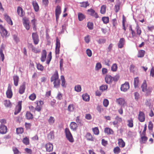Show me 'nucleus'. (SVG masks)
I'll list each match as a JSON object with an SVG mask.
<instances>
[{
  "label": "nucleus",
  "mask_w": 154,
  "mask_h": 154,
  "mask_svg": "<svg viewBox=\"0 0 154 154\" xmlns=\"http://www.w3.org/2000/svg\"><path fill=\"white\" fill-rule=\"evenodd\" d=\"M51 81L54 82V87L56 88L59 87L60 84V80L59 79L58 72L56 71L51 78Z\"/></svg>",
  "instance_id": "obj_1"
},
{
  "label": "nucleus",
  "mask_w": 154,
  "mask_h": 154,
  "mask_svg": "<svg viewBox=\"0 0 154 154\" xmlns=\"http://www.w3.org/2000/svg\"><path fill=\"white\" fill-rule=\"evenodd\" d=\"M141 87L142 91L146 92V96H148L150 94L152 89V88H148V89H147V85L146 80H145L144 81L143 84L141 85Z\"/></svg>",
  "instance_id": "obj_2"
},
{
  "label": "nucleus",
  "mask_w": 154,
  "mask_h": 154,
  "mask_svg": "<svg viewBox=\"0 0 154 154\" xmlns=\"http://www.w3.org/2000/svg\"><path fill=\"white\" fill-rule=\"evenodd\" d=\"M65 133L66 137L67 140L71 143L73 142L74 141V139L68 128H65Z\"/></svg>",
  "instance_id": "obj_3"
},
{
  "label": "nucleus",
  "mask_w": 154,
  "mask_h": 154,
  "mask_svg": "<svg viewBox=\"0 0 154 154\" xmlns=\"http://www.w3.org/2000/svg\"><path fill=\"white\" fill-rule=\"evenodd\" d=\"M61 12V8L59 5H57L56 8L55 10V15L56 21L57 22L59 17V15Z\"/></svg>",
  "instance_id": "obj_4"
},
{
  "label": "nucleus",
  "mask_w": 154,
  "mask_h": 154,
  "mask_svg": "<svg viewBox=\"0 0 154 154\" xmlns=\"http://www.w3.org/2000/svg\"><path fill=\"white\" fill-rule=\"evenodd\" d=\"M32 38L35 45H37L39 41V37L36 32H33L32 34Z\"/></svg>",
  "instance_id": "obj_5"
},
{
  "label": "nucleus",
  "mask_w": 154,
  "mask_h": 154,
  "mask_svg": "<svg viewBox=\"0 0 154 154\" xmlns=\"http://www.w3.org/2000/svg\"><path fill=\"white\" fill-rule=\"evenodd\" d=\"M23 25L26 29L27 30H29L30 28V26L29 20L26 17H24L23 18Z\"/></svg>",
  "instance_id": "obj_6"
},
{
  "label": "nucleus",
  "mask_w": 154,
  "mask_h": 154,
  "mask_svg": "<svg viewBox=\"0 0 154 154\" xmlns=\"http://www.w3.org/2000/svg\"><path fill=\"white\" fill-rule=\"evenodd\" d=\"M129 88V85L128 82H126L121 85L120 89L122 91H126Z\"/></svg>",
  "instance_id": "obj_7"
},
{
  "label": "nucleus",
  "mask_w": 154,
  "mask_h": 154,
  "mask_svg": "<svg viewBox=\"0 0 154 154\" xmlns=\"http://www.w3.org/2000/svg\"><path fill=\"white\" fill-rule=\"evenodd\" d=\"M22 101H19L18 105L16 106L15 110L14 112V114L16 115L19 113L21 109Z\"/></svg>",
  "instance_id": "obj_8"
},
{
  "label": "nucleus",
  "mask_w": 154,
  "mask_h": 154,
  "mask_svg": "<svg viewBox=\"0 0 154 154\" xmlns=\"http://www.w3.org/2000/svg\"><path fill=\"white\" fill-rule=\"evenodd\" d=\"M138 119L141 122H144L145 120V115L144 112L142 111H140L138 115Z\"/></svg>",
  "instance_id": "obj_9"
},
{
  "label": "nucleus",
  "mask_w": 154,
  "mask_h": 154,
  "mask_svg": "<svg viewBox=\"0 0 154 154\" xmlns=\"http://www.w3.org/2000/svg\"><path fill=\"white\" fill-rule=\"evenodd\" d=\"M116 101L119 104L122 105V107L127 105L126 102L123 98H119L117 99Z\"/></svg>",
  "instance_id": "obj_10"
},
{
  "label": "nucleus",
  "mask_w": 154,
  "mask_h": 154,
  "mask_svg": "<svg viewBox=\"0 0 154 154\" xmlns=\"http://www.w3.org/2000/svg\"><path fill=\"white\" fill-rule=\"evenodd\" d=\"M6 94L7 97L9 98H11L12 96L13 93L11 89V86L10 85H8V87Z\"/></svg>",
  "instance_id": "obj_11"
},
{
  "label": "nucleus",
  "mask_w": 154,
  "mask_h": 154,
  "mask_svg": "<svg viewBox=\"0 0 154 154\" xmlns=\"http://www.w3.org/2000/svg\"><path fill=\"white\" fill-rule=\"evenodd\" d=\"M47 51L45 50H43L41 53L40 60L42 62H44L46 60L47 57Z\"/></svg>",
  "instance_id": "obj_12"
},
{
  "label": "nucleus",
  "mask_w": 154,
  "mask_h": 154,
  "mask_svg": "<svg viewBox=\"0 0 154 154\" xmlns=\"http://www.w3.org/2000/svg\"><path fill=\"white\" fill-rule=\"evenodd\" d=\"M45 147L46 149V151L50 152L53 150V146L52 143H48L46 144Z\"/></svg>",
  "instance_id": "obj_13"
},
{
  "label": "nucleus",
  "mask_w": 154,
  "mask_h": 154,
  "mask_svg": "<svg viewBox=\"0 0 154 154\" xmlns=\"http://www.w3.org/2000/svg\"><path fill=\"white\" fill-rule=\"evenodd\" d=\"M5 20L9 24L12 25L13 24L12 21L11 17L9 16L7 14H4Z\"/></svg>",
  "instance_id": "obj_14"
},
{
  "label": "nucleus",
  "mask_w": 154,
  "mask_h": 154,
  "mask_svg": "<svg viewBox=\"0 0 154 154\" xmlns=\"http://www.w3.org/2000/svg\"><path fill=\"white\" fill-rule=\"evenodd\" d=\"M88 11L89 12V14L91 16L95 17L97 18L99 17L97 13L95 12V11L92 9H90L88 10Z\"/></svg>",
  "instance_id": "obj_15"
},
{
  "label": "nucleus",
  "mask_w": 154,
  "mask_h": 154,
  "mask_svg": "<svg viewBox=\"0 0 154 154\" xmlns=\"http://www.w3.org/2000/svg\"><path fill=\"white\" fill-rule=\"evenodd\" d=\"M17 12L20 17H23L25 14V12L23 11V8L20 6L17 7Z\"/></svg>",
  "instance_id": "obj_16"
},
{
  "label": "nucleus",
  "mask_w": 154,
  "mask_h": 154,
  "mask_svg": "<svg viewBox=\"0 0 154 154\" xmlns=\"http://www.w3.org/2000/svg\"><path fill=\"white\" fill-rule=\"evenodd\" d=\"M125 40L124 38H121L118 42V46L119 48H122L125 44Z\"/></svg>",
  "instance_id": "obj_17"
},
{
  "label": "nucleus",
  "mask_w": 154,
  "mask_h": 154,
  "mask_svg": "<svg viewBox=\"0 0 154 154\" xmlns=\"http://www.w3.org/2000/svg\"><path fill=\"white\" fill-rule=\"evenodd\" d=\"M105 80L107 83L110 84L113 81V77L109 75H107L106 76Z\"/></svg>",
  "instance_id": "obj_18"
},
{
  "label": "nucleus",
  "mask_w": 154,
  "mask_h": 154,
  "mask_svg": "<svg viewBox=\"0 0 154 154\" xmlns=\"http://www.w3.org/2000/svg\"><path fill=\"white\" fill-rule=\"evenodd\" d=\"M7 127L4 125L1 124L0 125V133L5 134L7 132Z\"/></svg>",
  "instance_id": "obj_19"
},
{
  "label": "nucleus",
  "mask_w": 154,
  "mask_h": 154,
  "mask_svg": "<svg viewBox=\"0 0 154 154\" xmlns=\"http://www.w3.org/2000/svg\"><path fill=\"white\" fill-rule=\"evenodd\" d=\"M0 27L2 31L1 32L2 35L3 37H7L8 34L7 31L4 28L2 25H0Z\"/></svg>",
  "instance_id": "obj_20"
},
{
  "label": "nucleus",
  "mask_w": 154,
  "mask_h": 154,
  "mask_svg": "<svg viewBox=\"0 0 154 154\" xmlns=\"http://www.w3.org/2000/svg\"><path fill=\"white\" fill-rule=\"evenodd\" d=\"M104 132L105 134L108 135L112 134L114 133V131L112 130L108 127H106L104 128Z\"/></svg>",
  "instance_id": "obj_21"
},
{
  "label": "nucleus",
  "mask_w": 154,
  "mask_h": 154,
  "mask_svg": "<svg viewBox=\"0 0 154 154\" xmlns=\"http://www.w3.org/2000/svg\"><path fill=\"white\" fill-rule=\"evenodd\" d=\"M118 144L120 147L123 148L125 146V143L122 138H119L118 139Z\"/></svg>",
  "instance_id": "obj_22"
},
{
  "label": "nucleus",
  "mask_w": 154,
  "mask_h": 154,
  "mask_svg": "<svg viewBox=\"0 0 154 154\" xmlns=\"http://www.w3.org/2000/svg\"><path fill=\"white\" fill-rule=\"evenodd\" d=\"M25 83H24L20 86L19 91V93L20 94H23L25 92Z\"/></svg>",
  "instance_id": "obj_23"
},
{
  "label": "nucleus",
  "mask_w": 154,
  "mask_h": 154,
  "mask_svg": "<svg viewBox=\"0 0 154 154\" xmlns=\"http://www.w3.org/2000/svg\"><path fill=\"white\" fill-rule=\"evenodd\" d=\"M135 29L136 32V37L137 36V35H138V36H140L141 34L142 31L140 27L138 24H137L135 28Z\"/></svg>",
  "instance_id": "obj_24"
},
{
  "label": "nucleus",
  "mask_w": 154,
  "mask_h": 154,
  "mask_svg": "<svg viewBox=\"0 0 154 154\" xmlns=\"http://www.w3.org/2000/svg\"><path fill=\"white\" fill-rule=\"evenodd\" d=\"M13 80L14 85L16 86H17L18 85L19 78L18 76L15 75L13 76Z\"/></svg>",
  "instance_id": "obj_25"
},
{
  "label": "nucleus",
  "mask_w": 154,
  "mask_h": 154,
  "mask_svg": "<svg viewBox=\"0 0 154 154\" xmlns=\"http://www.w3.org/2000/svg\"><path fill=\"white\" fill-rule=\"evenodd\" d=\"M32 4L35 11L38 12L39 10V7L37 3L35 1H33Z\"/></svg>",
  "instance_id": "obj_26"
},
{
  "label": "nucleus",
  "mask_w": 154,
  "mask_h": 154,
  "mask_svg": "<svg viewBox=\"0 0 154 154\" xmlns=\"http://www.w3.org/2000/svg\"><path fill=\"white\" fill-rule=\"evenodd\" d=\"M77 127V124L74 122H72L70 125V128L73 130H75Z\"/></svg>",
  "instance_id": "obj_27"
},
{
  "label": "nucleus",
  "mask_w": 154,
  "mask_h": 154,
  "mask_svg": "<svg viewBox=\"0 0 154 154\" xmlns=\"http://www.w3.org/2000/svg\"><path fill=\"white\" fill-rule=\"evenodd\" d=\"M85 138L89 141H94V138H93L91 134L89 133H87L86 135Z\"/></svg>",
  "instance_id": "obj_28"
},
{
  "label": "nucleus",
  "mask_w": 154,
  "mask_h": 154,
  "mask_svg": "<svg viewBox=\"0 0 154 154\" xmlns=\"http://www.w3.org/2000/svg\"><path fill=\"white\" fill-rule=\"evenodd\" d=\"M60 79L61 81V85L63 87L65 88L66 86L65 79L63 75H61Z\"/></svg>",
  "instance_id": "obj_29"
},
{
  "label": "nucleus",
  "mask_w": 154,
  "mask_h": 154,
  "mask_svg": "<svg viewBox=\"0 0 154 154\" xmlns=\"http://www.w3.org/2000/svg\"><path fill=\"white\" fill-rule=\"evenodd\" d=\"M128 126L129 128H132L133 127V121L132 119L131 118L127 120Z\"/></svg>",
  "instance_id": "obj_30"
},
{
  "label": "nucleus",
  "mask_w": 154,
  "mask_h": 154,
  "mask_svg": "<svg viewBox=\"0 0 154 154\" xmlns=\"http://www.w3.org/2000/svg\"><path fill=\"white\" fill-rule=\"evenodd\" d=\"M52 59V53L50 52L48 55L46 63L48 64H49Z\"/></svg>",
  "instance_id": "obj_31"
},
{
  "label": "nucleus",
  "mask_w": 154,
  "mask_h": 154,
  "mask_svg": "<svg viewBox=\"0 0 154 154\" xmlns=\"http://www.w3.org/2000/svg\"><path fill=\"white\" fill-rule=\"evenodd\" d=\"M83 99L86 101H88L90 99L89 96L87 94H83L82 95Z\"/></svg>",
  "instance_id": "obj_32"
},
{
  "label": "nucleus",
  "mask_w": 154,
  "mask_h": 154,
  "mask_svg": "<svg viewBox=\"0 0 154 154\" xmlns=\"http://www.w3.org/2000/svg\"><path fill=\"white\" fill-rule=\"evenodd\" d=\"M78 18L79 21H81L85 18V16L82 13H79L78 14Z\"/></svg>",
  "instance_id": "obj_33"
},
{
  "label": "nucleus",
  "mask_w": 154,
  "mask_h": 154,
  "mask_svg": "<svg viewBox=\"0 0 154 154\" xmlns=\"http://www.w3.org/2000/svg\"><path fill=\"white\" fill-rule=\"evenodd\" d=\"M145 51L143 50H140L138 51V54L137 55V57H143L144 55Z\"/></svg>",
  "instance_id": "obj_34"
},
{
  "label": "nucleus",
  "mask_w": 154,
  "mask_h": 154,
  "mask_svg": "<svg viewBox=\"0 0 154 154\" xmlns=\"http://www.w3.org/2000/svg\"><path fill=\"white\" fill-rule=\"evenodd\" d=\"M26 117L27 119H32L33 118V115L30 112H27L26 113Z\"/></svg>",
  "instance_id": "obj_35"
},
{
  "label": "nucleus",
  "mask_w": 154,
  "mask_h": 154,
  "mask_svg": "<svg viewBox=\"0 0 154 154\" xmlns=\"http://www.w3.org/2000/svg\"><path fill=\"white\" fill-rule=\"evenodd\" d=\"M16 131L17 134H22L24 131V129L21 127L17 128L16 129Z\"/></svg>",
  "instance_id": "obj_36"
},
{
  "label": "nucleus",
  "mask_w": 154,
  "mask_h": 154,
  "mask_svg": "<svg viewBox=\"0 0 154 154\" xmlns=\"http://www.w3.org/2000/svg\"><path fill=\"white\" fill-rule=\"evenodd\" d=\"M106 8V5H103L101 7L100 12L101 14H104L105 13Z\"/></svg>",
  "instance_id": "obj_37"
},
{
  "label": "nucleus",
  "mask_w": 154,
  "mask_h": 154,
  "mask_svg": "<svg viewBox=\"0 0 154 154\" xmlns=\"http://www.w3.org/2000/svg\"><path fill=\"white\" fill-rule=\"evenodd\" d=\"M139 82V80L138 77H137L134 78V85L135 88H136L138 87Z\"/></svg>",
  "instance_id": "obj_38"
},
{
  "label": "nucleus",
  "mask_w": 154,
  "mask_h": 154,
  "mask_svg": "<svg viewBox=\"0 0 154 154\" xmlns=\"http://www.w3.org/2000/svg\"><path fill=\"white\" fill-rule=\"evenodd\" d=\"M4 104L7 107H10L11 104L9 100H5L4 101Z\"/></svg>",
  "instance_id": "obj_39"
},
{
  "label": "nucleus",
  "mask_w": 154,
  "mask_h": 154,
  "mask_svg": "<svg viewBox=\"0 0 154 154\" xmlns=\"http://www.w3.org/2000/svg\"><path fill=\"white\" fill-rule=\"evenodd\" d=\"M22 142L24 144L26 145H28L29 143V139L27 137H26L23 139Z\"/></svg>",
  "instance_id": "obj_40"
},
{
  "label": "nucleus",
  "mask_w": 154,
  "mask_h": 154,
  "mask_svg": "<svg viewBox=\"0 0 154 154\" xmlns=\"http://www.w3.org/2000/svg\"><path fill=\"white\" fill-rule=\"evenodd\" d=\"M109 18L108 17H102V20L105 24H107L109 22Z\"/></svg>",
  "instance_id": "obj_41"
},
{
  "label": "nucleus",
  "mask_w": 154,
  "mask_h": 154,
  "mask_svg": "<svg viewBox=\"0 0 154 154\" xmlns=\"http://www.w3.org/2000/svg\"><path fill=\"white\" fill-rule=\"evenodd\" d=\"M80 4L81 5V7L84 8H86L89 5V4L88 2H83L80 3Z\"/></svg>",
  "instance_id": "obj_42"
},
{
  "label": "nucleus",
  "mask_w": 154,
  "mask_h": 154,
  "mask_svg": "<svg viewBox=\"0 0 154 154\" xmlns=\"http://www.w3.org/2000/svg\"><path fill=\"white\" fill-rule=\"evenodd\" d=\"M121 5V3L119 2L115 6V12L117 13L120 10V7Z\"/></svg>",
  "instance_id": "obj_43"
},
{
  "label": "nucleus",
  "mask_w": 154,
  "mask_h": 154,
  "mask_svg": "<svg viewBox=\"0 0 154 154\" xmlns=\"http://www.w3.org/2000/svg\"><path fill=\"white\" fill-rule=\"evenodd\" d=\"M49 124L50 125L53 124L55 122V119L54 117L50 116L48 120Z\"/></svg>",
  "instance_id": "obj_44"
},
{
  "label": "nucleus",
  "mask_w": 154,
  "mask_h": 154,
  "mask_svg": "<svg viewBox=\"0 0 154 154\" xmlns=\"http://www.w3.org/2000/svg\"><path fill=\"white\" fill-rule=\"evenodd\" d=\"M92 131L95 134L97 135L99 134V131L98 127H96L92 128Z\"/></svg>",
  "instance_id": "obj_45"
},
{
  "label": "nucleus",
  "mask_w": 154,
  "mask_h": 154,
  "mask_svg": "<svg viewBox=\"0 0 154 154\" xmlns=\"http://www.w3.org/2000/svg\"><path fill=\"white\" fill-rule=\"evenodd\" d=\"M129 30L131 32V34L132 37L134 38L136 37V34L134 31L132 29L131 26L130 25L129 26Z\"/></svg>",
  "instance_id": "obj_46"
},
{
  "label": "nucleus",
  "mask_w": 154,
  "mask_h": 154,
  "mask_svg": "<svg viewBox=\"0 0 154 154\" xmlns=\"http://www.w3.org/2000/svg\"><path fill=\"white\" fill-rule=\"evenodd\" d=\"M129 30L131 32V34L132 37L134 38L136 37V34L134 31L132 29L131 26L130 25L129 26Z\"/></svg>",
  "instance_id": "obj_47"
},
{
  "label": "nucleus",
  "mask_w": 154,
  "mask_h": 154,
  "mask_svg": "<svg viewBox=\"0 0 154 154\" xmlns=\"http://www.w3.org/2000/svg\"><path fill=\"white\" fill-rule=\"evenodd\" d=\"M121 151V149L118 146L115 147L113 149V152L115 154H118Z\"/></svg>",
  "instance_id": "obj_48"
},
{
  "label": "nucleus",
  "mask_w": 154,
  "mask_h": 154,
  "mask_svg": "<svg viewBox=\"0 0 154 154\" xmlns=\"http://www.w3.org/2000/svg\"><path fill=\"white\" fill-rule=\"evenodd\" d=\"M36 66L37 69L38 70L41 71H42L43 70L44 67L43 66L39 63H37L36 64Z\"/></svg>",
  "instance_id": "obj_49"
},
{
  "label": "nucleus",
  "mask_w": 154,
  "mask_h": 154,
  "mask_svg": "<svg viewBox=\"0 0 154 154\" xmlns=\"http://www.w3.org/2000/svg\"><path fill=\"white\" fill-rule=\"evenodd\" d=\"M29 99L32 100H34L36 98V95L34 93H33L29 96Z\"/></svg>",
  "instance_id": "obj_50"
},
{
  "label": "nucleus",
  "mask_w": 154,
  "mask_h": 154,
  "mask_svg": "<svg viewBox=\"0 0 154 154\" xmlns=\"http://www.w3.org/2000/svg\"><path fill=\"white\" fill-rule=\"evenodd\" d=\"M117 66L116 63L113 64L111 67V70L113 72L116 71L117 69Z\"/></svg>",
  "instance_id": "obj_51"
},
{
  "label": "nucleus",
  "mask_w": 154,
  "mask_h": 154,
  "mask_svg": "<svg viewBox=\"0 0 154 154\" xmlns=\"http://www.w3.org/2000/svg\"><path fill=\"white\" fill-rule=\"evenodd\" d=\"M102 67V65L100 63H97L95 67L96 70H98L100 69Z\"/></svg>",
  "instance_id": "obj_52"
},
{
  "label": "nucleus",
  "mask_w": 154,
  "mask_h": 154,
  "mask_svg": "<svg viewBox=\"0 0 154 154\" xmlns=\"http://www.w3.org/2000/svg\"><path fill=\"white\" fill-rule=\"evenodd\" d=\"M109 102L107 99H104L103 102V104L104 106L106 107H107L109 105Z\"/></svg>",
  "instance_id": "obj_53"
},
{
  "label": "nucleus",
  "mask_w": 154,
  "mask_h": 154,
  "mask_svg": "<svg viewBox=\"0 0 154 154\" xmlns=\"http://www.w3.org/2000/svg\"><path fill=\"white\" fill-rule=\"evenodd\" d=\"M60 41L58 38L57 37L56 40V48H60Z\"/></svg>",
  "instance_id": "obj_54"
},
{
  "label": "nucleus",
  "mask_w": 154,
  "mask_h": 154,
  "mask_svg": "<svg viewBox=\"0 0 154 154\" xmlns=\"http://www.w3.org/2000/svg\"><path fill=\"white\" fill-rule=\"evenodd\" d=\"M37 106L35 108V109L36 111L40 112L42 108V106H40L38 104V101H36Z\"/></svg>",
  "instance_id": "obj_55"
},
{
  "label": "nucleus",
  "mask_w": 154,
  "mask_h": 154,
  "mask_svg": "<svg viewBox=\"0 0 154 154\" xmlns=\"http://www.w3.org/2000/svg\"><path fill=\"white\" fill-rule=\"evenodd\" d=\"M125 17L123 15V20L122 21V26H123V29L124 30V31H125L126 30V28L125 26Z\"/></svg>",
  "instance_id": "obj_56"
},
{
  "label": "nucleus",
  "mask_w": 154,
  "mask_h": 154,
  "mask_svg": "<svg viewBox=\"0 0 154 154\" xmlns=\"http://www.w3.org/2000/svg\"><path fill=\"white\" fill-rule=\"evenodd\" d=\"M108 88V86L106 85H102L100 87V89L103 91L106 90Z\"/></svg>",
  "instance_id": "obj_57"
},
{
  "label": "nucleus",
  "mask_w": 154,
  "mask_h": 154,
  "mask_svg": "<svg viewBox=\"0 0 154 154\" xmlns=\"http://www.w3.org/2000/svg\"><path fill=\"white\" fill-rule=\"evenodd\" d=\"M75 90L77 92H80L81 90V87L80 85H78L75 87Z\"/></svg>",
  "instance_id": "obj_58"
},
{
  "label": "nucleus",
  "mask_w": 154,
  "mask_h": 154,
  "mask_svg": "<svg viewBox=\"0 0 154 154\" xmlns=\"http://www.w3.org/2000/svg\"><path fill=\"white\" fill-rule=\"evenodd\" d=\"M74 109L73 106L72 104L69 105L67 108L69 112L73 111Z\"/></svg>",
  "instance_id": "obj_59"
},
{
  "label": "nucleus",
  "mask_w": 154,
  "mask_h": 154,
  "mask_svg": "<svg viewBox=\"0 0 154 154\" xmlns=\"http://www.w3.org/2000/svg\"><path fill=\"white\" fill-rule=\"evenodd\" d=\"M141 139L143 143H145L148 139V138L146 137L142 136Z\"/></svg>",
  "instance_id": "obj_60"
},
{
  "label": "nucleus",
  "mask_w": 154,
  "mask_h": 154,
  "mask_svg": "<svg viewBox=\"0 0 154 154\" xmlns=\"http://www.w3.org/2000/svg\"><path fill=\"white\" fill-rule=\"evenodd\" d=\"M153 124L151 121H150L149 122V124L148 126V128L149 130H152L153 128Z\"/></svg>",
  "instance_id": "obj_61"
},
{
  "label": "nucleus",
  "mask_w": 154,
  "mask_h": 154,
  "mask_svg": "<svg viewBox=\"0 0 154 154\" xmlns=\"http://www.w3.org/2000/svg\"><path fill=\"white\" fill-rule=\"evenodd\" d=\"M32 52L35 53H39L40 51V50L38 49L35 47H34L32 48Z\"/></svg>",
  "instance_id": "obj_62"
},
{
  "label": "nucleus",
  "mask_w": 154,
  "mask_h": 154,
  "mask_svg": "<svg viewBox=\"0 0 154 154\" xmlns=\"http://www.w3.org/2000/svg\"><path fill=\"white\" fill-rule=\"evenodd\" d=\"M93 23L91 22H88L87 24V26L88 28L90 29H93Z\"/></svg>",
  "instance_id": "obj_63"
},
{
  "label": "nucleus",
  "mask_w": 154,
  "mask_h": 154,
  "mask_svg": "<svg viewBox=\"0 0 154 154\" xmlns=\"http://www.w3.org/2000/svg\"><path fill=\"white\" fill-rule=\"evenodd\" d=\"M13 151L14 152V154H20L21 153L16 147H14L13 148Z\"/></svg>",
  "instance_id": "obj_64"
}]
</instances>
